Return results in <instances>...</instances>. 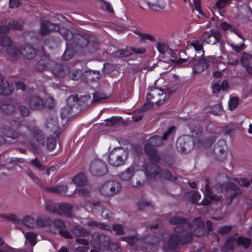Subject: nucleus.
<instances>
[{"label": "nucleus", "mask_w": 252, "mask_h": 252, "mask_svg": "<svg viewBox=\"0 0 252 252\" xmlns=\"http://www.w3.org/2000/svg\"><path fill=\"white\" fill-rule=\"evenodd\" d=\"M156 47L160 54H164L168 52L172 56L173 51L165 43L158 42L157 43Z\"/></svg>", "instance_id": "29"}, {"label": "nucleus", "mask_w": 252, "mask_h": 252, "mask_svg": "<svg viewBox=\"0 0 252 252\" xmlns=\"http://www.w3.org/2000/svg\"><path fill=\"white\" fill-rule=\"evenodd\" d=\"M28 103L30 108L34 110H41L45 105L43 100L38 96H33L29 98Z\"/></svg>", "instance_id": "14"}, {"label": "nucleus", "mask_w": 252, "mask_h": 252, "mask_svg": "<svg viewBox=\"0 0 252 252\" xmlns=\"http://www.w3.org/2000/svg\"><path fill=\"white\" fill-rule=\"evenodd\" d=\"M113 230L116 232L117 235H123L124 231L123 226L121 224H114L113 226Z\"/></svg>", "instance_id": "52"}, {"label": "nucleus", "mask_w": 252, "mask_h": 252, "mask_svg": "<svg viewBox=\"0 0 252 252\" xmlns=\"http://www.w3.org/2000/svg\"><path fill=\"white\" fill-rule=\"evenodd\" d=\"M147 244L148 245H155L158 243V239L156 237L148 236L146 238Z\"/></svg>", "instance_id": "58"}, {"label": "nucleus", "mask_w": 252, "mask_h": 252, "mask_svg": "<svg viewBox=\"0 0 252 252\" xmlns=\"http://www.w3.org/2000/svg\"><path fill=\"white\" fill-rule=\"evenodd\" d=\"M13 90L12 86L0 75V94L10 95L12 94Z\"/></svg>", "instance_id": "19"}, {"label": "nucleus", "mask_w": 252, "mask_h": 252, "mask_svg": "<svg viewBox=\"0 0 252 252\" xmlns=\"http://www.w3.org/2000/svg\"><path fill=\"white\" fill-rule=\"evenodd\" d=\"M82 74V71L80 69L72 70L69 73V78L73 80L79 79Z\"/></svg>", "instance_id": "39"}, {"label": "nucleus", "mask_w": 252, "mask_h": 252, "mask_svg": "<svg viewBox=\"0 0 252 252\" xmlns=\"http://www.w3.org/2000/svg\"><path fill=\"white\" fill-rule=\"evenodd\" d=\"M9 219L17 223L16 228L20 229L23 233H24V231L23 230L22 227L20 226L21 225L31 228L34 227V220L30 216H27L21 219L16 216L11 214L9 215Z\"/></svg>", "instance_id": "9"}, {"label": "nucleus", "mask_w": 252, "mask_h": 252, "mask_svg": "<svg viewBox=\"0 0 252 252\" xmlns=\"http://www.w3.org/2000/svg\"><path fill=\"white\" fill-rule=\"evenodd\" d=\"M121 189L120 184L116 181H109L101 185L99 190L100 193L105 196H110L118 192Z\"/></svg>", "instance_id": "4"}, {"label": "nucleus", "mask_w": 252, "mask_h": 252, "mask_svg": "<svg viewBox=\"0 0 252 252\" xmlns=\"http://www.w3.org/2000/svg\"><path fill=\"white\" fill-rule=\"evenodd\" d=\"M12 44L11 39L6 36H1L0 38V44L3 46H7L8 48L6 52L9 56L14 59H17L20 58L21 53V49L16 46L10 47Z\"/></svg>", "instance_id": "5"}, {"label": "nucleus", "mask_w": 252, "mask_h": 252, "mask_svg": "<svg viewBox=\"0 0 252 252\" xmlns=\"http://www.w3.org/2000/svg\"><path fill=\"white\" fill-rule=\"evenodd\" d=\"M91 209L93 211H99L101 210L102 207L99 202L93 203L91 205Z\"/></svg>", "instance_id": "64"}, {"label": "nucleus", "mask_w": 252, "mask_h": 252, "mask_svg": "<svg viewBox=\"0 0 252 252\" xmlns=\"http://www.w3.org/2000/svg\"><path fill=\"white\" fill-rule=\"evenodd\" d=\"M193 62V58H188L187 59H180L177 61L178 64L186 66V65H191L192 62Z\"/></svg>", "instance_id": "41"}, {"label": "nucleus", "mask_w": 252, "mask_h": 252, "mask_svg": "<svg viewBox=\"0 0 252 252\" xmlns=\"http://www.w3.org/2000/svg\"><path fill=\"white\" fill-rule=\"evenodd\" d=\"M220 27L222 30L224 31L229 30L230 31H232L235 33L237 34V31L235 29L233 28L230 24H228L226 22H222L220 25Z\"/></svg>", "instance_id": "49"}, {"label": "nucleus", "mask_w": 252, "mask_h": 252, "mask_svg": "<svg viewBox=\"0 0 252 252\" xmlns=\"http://www.w3.org/2000/svg\"><path fill=\"white\" fill-rule=\"evenodd\" d=\"M73 56V52L72 50L66 49L64 51L63 55V59L65 61L70 60Z\"/></svg>", "instance_id": "48"}, {"label": "nucleus", "mask_w": 252, "mask_h": 252, "mask_svg": "<svg viewBox=\"0 0 252 252\" xmlns=\"http://www.w3.org/2000/svg\"><path fill=\"white\" fill-rule=\"evenodd\" d=\"M235 241V240L234 238H229L227 239L225 246L223 249V251L225 252H231L233 250Z\"/></svg>", "instance_id": "36"}, {"label": "nucleus", "mask_w": 252, "mask_h": 252, "mask_svg": "<svg viewBox=\"0 0 252 252\" xmlns=\"http://www.w3.org/2000/svg\"><path fill=\"white\" fill-rule=\"evenodd\" d=\"M160 169L153 163H150L145 166V173L147 177L152 178L159 174Z\"/></svg>", "instance_id": "20"}, {"label": "nucleus", "mask_w": 252, "mask_h": 252, "mask_svg": "<svg viewBox=\"0 0 252 252\" xmlns=\"http://www.w3.org/2000/svg\"><path fill=\"white\" fill-rule=\"evenodd\" d=\"M217 61L214 57H208L206 59H201L198 60L193 58L191 65L193 66V71L195 73H200L207 68L210 63H214Z\"/></svg>", "instance_id": "6"}, {"label": "nucleus", "mask_w": 252, "mask_h": 252, "mask_svg": "<svg viewBox=\"0 0 252 252\" xmlns=\"http://www.w3.org/2000/svg\"><path fill=\"white\" fill-rule=\"evenodd\" d=\"M19 111L20 112V113L21 114V115H22L23 116H27L29 115L30 114V111L29 110V109L24 106V105H20L19 106Z\"/></svg>", "instance_id": "59"}, {"label": "nucleus", "mask_w": 252, "mask_h": 252, "mask_svg": "<svg viewBox=\"0 0 252 252\" xmlns=\"http://www.w3.org/2000/svg\"><path fill=\"white\" fill-rule=\"evenodd\" d=\"M238 103V98L236 97H233L230 99L229 102V107L231 110L234 109L237 106Z\"/></svg>", "instance_id": "54"}, {"label": "nucleus", "mask_w": 252, "mask_h": 252, "mask_svg": "<svg viewBox=\"0 0 252 252\" xmlns=\"http://www.w3.org/2000/svg\"><path fill=\"white\" fill-rule=\"evenodd\" d=\"M21 55L28 60L34 57L36 54L35 50L30 45H25L21 48Z\"/></svg>", "instance_id": "21"}, {"label": "nucleus", "mask_w": 252, "mask_h": 252, "mask_svg": "<svg viewBox=\"0 0 252 252\" xmlns=\"http://www.w3.org/2000/svg\"><path fill=\"white\" fill-rule=\"evenodd\" d=\"M222 112V107L220 103H217L212 108L210 112L214 115H219Z\"/></svg>", "instance_id": "42"}, {"label": "nucleus", "mask_w": 252, "mask_h": 252, "mask_svg": "<svg viewBox=\"0 0 252 252\" xmlns=\"http://www.w3.org/2000/svg\"><path fill=\"white\" fill-rule=\"evenodd\" d=\"M77 98L75 96H71L67 98L66 105L61 109L62 119H65L70 114L71 108L77 103Z\"/></svg>", "instance_id": "13"}, {"label": "nucleus", "mask_w": 252, "mask_h": 252, "mask_svg": "<svg viewBox=\"0 0 252 252\" xmlns=\"http://www.w3.org/2000/svg\"><path fill=\"white\" fill-rule=\"evenodd\" d=\"M75 193L77 194L78 196H87L89 194V190L84 188H82L78 189H75Z\"/></svg>", "instance_id": "56"}, {"label": "nucleus", "mask_w": 252, "mask_h": 252, "mask_svg": "<svg viewBox=\"0 0 252 252\" xmlns=\"http://www.w3.org/2000/svg\"><path fill=\"white\" fill-rule=\"evenodd\" d=\"M8 27L4 26H0V33H5L7 32L9 29H13L16 30H21L22 25L17 21H13L8 25Z\"/></svg>", "instance_id": "26"}, {"label": "nucleus", "mask_w": 252, "mask_h": 252, "mask_svg": "<svg viewBox=\"0 0 252 252\" xmlns=\"http://www.w3.org/2000/svg\"><path fill=\"white\" fill-rule=\"evenodd\" d=\"M90 171L94 176H103L107 172L106 164L101 160L94 159L90 165Z\"/></svg>", "instance_id": "7"}, {"label": "nucleus", "mask_w": 252, "mask_h": 252, "mask_svg": "<svg viewBox=\"0 0 252 252\" xmlns=\"http://www.w3.org/2000/svg\"><path fill=\"white\" fill-rule=\"evenodd\" d=\"M72 233L76 237L84 236L88 233L85 229L79 226H75L72 229Z\"/></svg>", "instance_id": "33"}, {"label": "nucleus", "mask_w": 252, "mask_h": 252, "mask_svg": "<svg viewBox=\"0 0 252 252\" xmlns=\"http://www.w3.org/2000/svg\"><path fill=\"white\" fill-rule=\"evenodd\" d=\"M165 96L163 90L158 88L152 89L147 95V99L149 103L145 105H148L149 108L155 104L160 105L164 102Z\"/></svg>", "instance_id": "3"}, {"label": "nucleus", "mask_w": 252, "mask_h": 252, "mask_svg": "<svg viewBox=\"0 0 252 252\" xmlns=\"http://www.w3.org/2000/svg\"><path fill=\"white\" fill-rule=\"evenodd\" d=\"M2 133L6 137L16 139L21 136H26L27 135H32L36 139V140L41 144H44L45 143L44 137L40 132L37 130L33 132L25 125L19 124L18 126V131H15L10 127H4L2 131Z\"/></svg>", "instance_id": "1"}, {"label": "nucleus", "mask_w": 252, "mask_h": 252, "mask_svg": "<svg viewBox=\"0 0 252 252\" xmlns=\"http://www.w3.org/2000/svg\"><path fill=\"white\" fill-rule=\"evenodd\" d=\"M108 97V96L105 94L98 92L94 93V101H102L103 100L106 99Z\"/></svg>", "instance_id": "43"}, {"label": "nucleus", "mask_w": 252, "mask_h": 252, "mask_svg": "<svg viewBox=\"0 0 252 252\" xmlns=\"http://www.w3.org/2000/svg\"><path fill=\"white\" fill-rule=\"evenodd\" d=\"M238 245H242L245 248H247L251 244V240L249 238L240 237L236 240Z\"/></svg>", "instance_id": "34"}, {"label": "nucleus", "mask_w": 252, "mask_h": 252, "mask_svg": "<svg viewBox=\"0 0 252 252\" xmlns=\"http://www.w3.org/2000/svg\"><path fill=\"white\" fill-rule=\"evenodd\" d=\"M252 58V56L248 53H243L242 57L241 59L242 64L243 65H246L248 64V62Z\"/></svg>", "instance_id": "50"}, {"label": "nucleus", "mask_w": 252, "mask_h": 252, "mask_svg": "<svg viewBox=\"0 0 252 252\" xmlns=\"http://www.w3.org/2000/svg\"><path fill=\"white\" fill-rule=\"evenodd\" d=\"M135 171V167L130 166L120 174V178L123 181H129L133 177Z\"/></svg>", "instance_id": "24"}, {"label": "nucleus", "mask_w": 252, "mask_h": 252, "mask_svg": "<svg viewBox=\"0 0 252 252\" xmlns=\"http://www.w3.org/2000/svg\"><path fill=\"white\" fill-rule=\"evenodd\" d=\"M101 216L104 219H108L112 216V212L108 209H104L102 211Z\"/></svg>", "instance_id": "63"}, {"label": "nucleus", "mask_w": 252, "mask_h": 252, "mask_svg": "<svg viewBox=\"0 0 252 252\" xmlns=\"http://www.w3.org/2000/svg\"><path fill=\"white\" fill-rule=\"evenodd\" d=\"M59 29L58 25L51 23L48 21H43L41 23L39 32L41 34L45 35L51 31L58 30Z\"/></svg>", "instance_id": "18"}, {"label": "nucleus", "mask_w": 252, "mask_h": 252, "mask_svg": "<svg viewBox=\"0 0 252 252\" xmlns=\"http://www.w3.org/2000/svg\"><path fill=\"white\" fill-rule=\"evenodd\" d=\"M204 193L205 196L208 198L210 200H208L207 199L203 200L199 205H207L209 204L212 200L218 201L220 199L221 196L215 195L213 192L210 190V187L208 185H206L205 187V189Z\"/></svg>", "instance_id": "16"}, {"label": "nucleus", "mask_w": 252, "mask_h": 252, "mask_svg": "<svg viewBox=\"0 0 252 252\" xmlns=\"http://www.w3.org/2000/svg\"><path fill=\"white\" fill-rule=\"evenodd\" d=\"M191 238V235L188 234L186 238H183L179 234H174L171 236L170 239L164 245V247L166 250L174 249L179 245L183 244L190 241Z\"/></svg>", "instance_id": "8"}, {"label": "nucleus", "mask_w": 252, "mask_h": 252, "mask_svg": "<svg viewBox=\"0 0 252 252\" xmlns=\"http://www.w3.org/2000/svg\"><path fill=\"white\" fill-rule=\"evenodd\" d=\"M87 225L90 227L95 226L102 229L110 230V227L107 225L103 223L97 222L96 221L93 220H89L87 222Z\"/></svg>", "instance_id": "30"}, {"label": "nucleus", "mask_w": 252, "mask_h": 252, "mask_svg": "<svg viewBox=\"0 0 252 252\" xmlns=\"http://www.w3.org/2000/svg\"><path fill=\"white\" fill-rule=\"evenodd\" d=\"M56 141V140L53 138H48L47 139V147L49 150H53L55 148Z\"/></svg>", "instance_id": "53"}, {"label": "nucleus", "mask_w": 252, "mask_h": 252, "mask_svg": "<svg viewBox=\"0 0 252 252\" xmlns=\"http://www.w3.org/2000/svg\"><path fill=\"white\" fill-rule=\"evenodd\" d=\"M148 5L149 7L153 10H157L158 8L160 9H163L165 7V3H162L161 4H154L148 2Z\"/></svg>", "instance_id": "55"}, {"label": "nucleus", "mask_w": 252, "mask_h": 252, "mask_svg": "<svg viewBox=\"0 0 252 252\" xmlns=\"http://www.w3.org/2000/svg\"><path fill=\"white\" fill-rule=\"evenodd\" d=\"M25 235L26 240L29 241L32 246H34L36 244L37 235L35 233L32 232H28L25 233Z\"/></svg>", "instance_id": "35"}, {"label": "nucleus", "mask_w": 252, "mask_h": 252, "mask_svg": "<svg viewBox=\"0 0 252 252\" xmlns=\"http://www.w3.org/2000/svg\"><path fill=\"white\" fill-rule=\"evenodd\" d=\"M203 41L207 44H214L220 42L221 34L220 32L211 31L210 32H205L203 35Z\"/></svg>", "instance_id": "12"}, {"label": "nucleus", "mask_w": 252, "mask_h": 252, "mask_svg": "<svg viewBox=\"0 0 252 252\" xmlns=\"http://www.w3.org/2000/svg\"><path fill=\"white\" fill-rule=\"evenodd\" d=\"M158 175L161 177L164 178L169 180H172L173 179L171 173L165 169L160 170Z\"/></svg>", "instance_id": "46"}, {"label": "nucleus", "mask_w": 252, "mask_h": 252, "mask_svg": "<svg viewBox=\"0 0 252 252\" xmlns=\"http://www.w3.org/2000/svg\"><path fill=\"white\" fill-rule=\"evenodd\" d=\"M132 54L131 51L128 50H118L116 51L114 55L116 57H128Z\"/></svg>", "instance_id": "38"}, {"label": "nucleus", "mask_w": 252, "mask_h": 252, "mask_svg": "<svg viewBox=\"0 0 252 252\" xmlns=\"http://www.w3.org/2000/svg\"><path fill=\"white\" fill-rule=\"evenodd\" d=\"M136 33L141 37L142 39H147L150 41L154 39L153 37L149 34L142 33L139 32H137Z\"/></svg>", "instance_id": "60"}, {"label": "nucleus", "mask_w": 252, "mask_h": 252, "mask_svg": "<svg viewBox=\"0 0 252 252\" xmlns=\"http://www.w3.org/2000/svg\"><path fill=\"white\" fill-rule=\"evenodd\" d=\"M51 220L49 219L38 218L36 221L37 225L41 226L48 225L51 223Z\"/></svg>", "instance_id": "45"}, {"label": "nucleus", "mask_w": 252, "mask_h": 252, "mask_svg": "<svg viewBox=\"0 0 252 252\" xmlns=\"http://www.w3.org/2000/svg\"><path fill=\"white\" fill-rule=\"evenodd\" d=\"M50 62H51L47 60H41L37 63L35 66L36 69L39 71L43 70L47 67V63L50 65Z\"/></svg>", "instance_id": "37"}, {"label": "nucleus", "mask_w": 252, "mask_h": 252, "mask_svg": "<svg viewBox=\"0 0 252 252\" xmlns=\"http://www.w3.org/2000/svg\"><path fill=\"white\" fill-rule=\"evenodd\" d=\"M193 140L189 136L180 137L177 142V147L183 153L189 152L193 147Z\"/></svg>", "instance_id": "10"}, {"label": "nucleus", "mask_w": 252, "mask_h": 252, "mask_svg": "<svg viewBox=\"0 0 252 252\" xmlns=\"http://www.w3.org/2000/svg\"><path fill=\"white\" fill-rule=\"evenodd\" d=\"M190 45L199 53L203 54L202 42L199 40H195L191 42Z\"/></svg>", "instance_id": "32"}, {"label": "nucleus", "mask_w": 252, "mask_h": 252, "mask_svg": "<svg viewBox=\"0 0 252 252\" xmlns=\"http://www.w3.org/2000/svg\"><path fill=\"white\" fill-rule=\"evenodd\" d=\"M58 126V119L56 116L48 117L46 121V126L51 132H55Z\"/></svg>", "instance_id": "22"}, {"label": "nucleus", "mask_w": 252, "mask_h": 252, "mask_svg": "<svg viewBox=\"0 0 252 252\" xmlns=\"http://www.w3.org/2000/svg\"><path fill=\"white\" fill-rule=\"evenodd\" d=\"M126 155L124 152L119 154L117 151L110 153L108 157L109 163L113 166L118 167L125 163Z\"/></svg>", "instance_id": "11"}, {"label": "nucleus", "mask_w": 252, "mask_h": 252, "mask_svg": "<svg viewBox=\"0 0 252 252\" xmlns=\"http://www.w3.org/2000/svg\"><path fill=\"white\" fill-rule=\"evenodd\" d=\"M122 240L126 241L131 246H133L137 242V238L134 236L122 237Z\"/></svg>", "instance_id": "51"}, {"label": "nucleus", "mask_w": 252, "mask_h": 252, "mask_svg": "<svg viewBox=\"0 0 252 252\" xmlns=\"http://www.w3.org/2000/svg\"><path fill=\"white\" fill-rule=\"evenodd\" d=\"M54 224L56 227L61 229L60 232L63 236L69 239L72 238L71 234L69 232L63 229L64 227V224L63 221L60 220H54Z\"/></svg>", "instance_id": "27"}, {"label": "nucleus", "mask_w": 252, "mask_h": 252, "mask_svg": "<svg viewBox=\"0 0 252 252\" xmlns=\"http://www.w3.org/2000/svg\"><path fill=\"white\" fill-rule=\"evenodd\" d=\"M149 107L148 106V105H144L142 108H141L138 111V114L137 116H133L132 117V119H133V121L135 122H137L139 121H140L143 117V115L140 113V112H143L145 111H146L148 109H149Z\"/></svg>", "instance_id": "40"}, {"label": "nucleus", "mask_w": 252, "mask_h": 252, "mask_svg": "<svg viewBox=\"0 0 252 252\" xmlns=\"http://www.w3.org/2000/svg\"><path fill=\"white\" fill-rule=\"evenodd\" d=\"M72 181L78 186H83L87 183V179L84 174L79 173L72 179Z\"/></svg>", "instance_id": "28"}, {"label": "nucleus", "mask_w": 252, "mask_h": 252, "mask_svg": "<svg viewBox=\"0 0 252 252\" xmlns=\"http://www.w3.org/2000/svg\"><path fill=\"white\" fill-rule=\"evenodd\" d=\"M189 196L190 197L191 200L193 203H196L200 199V195L198 192L193 191L188 193Z\"/></svg>", "instance_id": "44"}, {"label": "nucleus", "mask_w": 252, "mask_h": 252, "mask_svg": "<svg viewBox=\"0 0 252 252\" xmlns=\"http://www.w3.org/2000/svg\"><path fill=\"white\" fill-rule=\"evenodd\" d=\"M2 110L7 114L12 113L14 111V107L11 104H4L1 106Z\"/></svg>", "instance_id": "47"}, {"label": "nucleus", "mask_w": 252, "mask_h": 252, "mask_svg": "<svg viewBox=\"0 0 252 252\" xmlns=\"http://www.w3.org/2000/svg\"><path fill=\"white\" fill-rule=\"evenodd\" d=\"M68 189V188H67L65 185H61L58 186L55 188H48L47 190L55 193L64 194H66Z\"/></svg>", "instance_id": "31"}, {"label": "nucleus", "mask_w": 252, "mask_h": 252, "mask_svg": "<svg viewBox=\"0 0 252 252\" xmlns=\"http://www.w3.org/2000/svg\"><path fill=\"white\" fill-rule=\"evenodd\" d=\"M174 128V126L170 127L168 131L164 133L162 138L160 136H155L149 139L147 143L145 145V151L149 156L151 160L155 162L159 160L160 158L157 154L155 147L161 145L163 140H166L169 135H171Z\"/></svg>", "instance_id": "2"}, {"label": "nucleus", "mask_w": 252, "mask_h": 252, "mask_svg": "<svg viewBox=\"0 0 252 252\" xmlns=\"http://www.w3.org/2000/svg\"><path fill=\"white\" fill-rule=\"evenodd\" d=\"M231 0H219L216 3V6L219 8H224L227 4H228Z\"/></svg>", "instance_id": "57"}, {"label": "nucleus", "mask_w": 252, "mask_h": 252, "mask_svg": "<svg viewBox=\"0 0 252 252\" xmlns=\"http://www.w3.org/2000/svg\"><path fill=\"white\" fill-rule=\"evenodd\" d=\"M50 65H53L52 68L53 73L58 77H63L70 72L67 66L54 64L52 62H50Z\"/></svg>", "instance_id": "17"}, {"label": "nucleus", "mask_w": 252, "mask_h": 252, "mask_svg": "<svg viewBox=\"0 0 252 252\" xmlns=\"http://www.w3.org/2000/svg\"><path fill=\"white\" fill-rule=\"evenodd\" d=\"M192 225L194 227L196 228L193 233L194 235L200 236L203 234L204 232V230L203 228V222L199 218H196L194 219Z\"/></svg>", "instance_id": "25"}, {"label": "nucleus", "mask_w": 252, "mask_h": 252, "mask_svg": "<svg viewBox=\"0 0 252 252\" xmlns=\"http://www.w3.org/2000/svg\"><path fill=\"white\" fill-rule=\"evenodd\" d=\"M88 41L84 37H82L79 38L78 44L81 47H85L88 45Z\"/></svg>", "instance_id": "62"}, {"label": "nucleus", "mask_w": 252, "mask_h": 252, "mask_svg": "<svg viewBox=\"0 0 252 252\" xmlns=\"http://www.w3.org/2000/svg\"><path fill=\"white\" fill-rule=\"evenodd\" d=\"M231 46L235 51H236V52H240L241 50L244 49L245 44L244 43H242L240 45H238L232 44L231 45Z\"/></svg>", "instance_id": "61"}, {"label": "nucleus", "mask_w": 252, "mask_h": 252, "mask_svg": "<svg viewBox=\"0 0 252 252\" xmlns=\"http://www.w3.org/2000/svg\"><path fill=\"white\" fill-rule=\"evenodd\" d=\"M170 222L174 224H177L175 228L176 233H179L184 229H186L189 227V223L187 220L179 217H174L170 220Z\"/></svg>", "instance_id": "15"}, {"label": "nucleus", "mask_w": 252, "mask_h": 252, "mask_svg": "<svg viewBox=\"0 0 252 252\" xmlns=\"http://www.w3.org/2000/svg\"><path fill=\"white\" fill-rule=\"evenodd\" d=\"M73 206L71 204L63 203L59 205L58 213L61 215L70 216L72 214Z\"/></svg>", "instance_id": "23"}]
</instances>
